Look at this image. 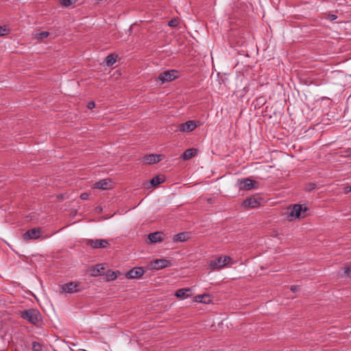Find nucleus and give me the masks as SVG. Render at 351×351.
Wrapping results in <instances>:
<instances>
[{"label":"nucleus","instance_id":"a878e982","mask_svg":"<svg viewBox=\"0 0 351 351\" xmlns=\"http://www.w3.org/2000/svg\"><path fill=\"white\" fill-rule=\"evenodd\" d=\"M49 33L48 32L43 31V32H40L38 34L37 37L41 40H43V39L47 38L49 36Z\"/></svg>","mask_w":351,"mask_h":351},{"label":"nucleus","instance_id":"dca6fc26","mask_svg":"<svg viewBox=\"0 0 351 351\" xmlns=\"http://www.w3.org/2000/svg\"><path fill=\"white\" fill-rule=\"evenodd\" d=\"M189 234L187 232H182L173 236V242H184L189 239Z\"/></svg>","mask_w":351,"mask_h":351},{"label":"nucleus","instance_id":"393cba45","mask_svg":"<svg viewBox=\"0 0 351 351\" xmlns=\"http://www.w3.org/2000/svg\"><path fill=\"white\" fill-rule=\"evenodd\" d=\"M10 33V29L5 25L0 26V36L7 35Z\"/></svg>","mask_w":351,"mask_h":351},{"label":"nucleus","instance_id":"c85d7f7f","mask_svg":"<svg viewBox=\"0 0 351 351\" xmlns=\"http://www.w3.org/2000/svg\"><path fill=\"white\" fill-rule=\"evenodd\" d=\"M203 298H204L203 295H196L195 298V302L202 303Z\"/></svg>","mask_w":351,"mask_h":351},{"label":"nucleus","instance_id":"20e7f679","mask_svg":"<svg viewBox=\"0 0 351 351\" xmlns=\"http://www.w3.org/2000/svg\"><path fill=\"white\" fill-rule=\"evenodd\" d=\"M85 244L95 249L106 248L110 246L109 242L106 239H86Z\"/></svg>","mask_w":351,"mask_h":351},{"label":"nucleus","instance_id":"412c9836","mask_svg":"<svg viewBox=\"0 0 351 351\" xmlns=\"http://www.w3.org/2000/svg\"><path fill=\"white\" fill-rule=\"evenodd\" d=\"M117 56H114V54H110L106 56L105 59V62L106 65L108 66H112L113 65L116 61H117Z\"/></svg>","mask_w":351,"mask_h":351},{"label":"nucleus","instance_id":"f704fd0d","mask_svg":"<svg viewBox=\"0 0 351 351\" xmlns=\"http://www.w3.org/2000/svg\"><path fill=\"white\" fill-rule=\"evenodd\" d=\"M299 287L297 286V285H292L291 287V290L293 291V292H295L297 291V290L298 289Z\"/></svg>","mask_w":351,"mask_h":351},{"label":"nucleus","instance_id":"2eb2a0df","mask_svg":"<svg viewBox=\"0 0 351 351\" xmlns=\"http://www.w3.org/2000/svg\"><path fill=\"white\" fill-rule=\"evenodd\" d=\"M78 287V285L75 282H69L64 284L62 286V289L65 293H75L79 291V289H77Z\"/></svg>","mask_w":351,"mask_h":351},{"label":"nucleus","instance_id":"aec40b11","mask_svg":"<svg viewBox=\"0 0 351 351\" xmlns=\"http://www.w3.org/2000/svg\"><path fill=\"white\" fill-rule=\"evenodd\" d=\"M104 269V267L101 265H97L96 266L92 267L90 269L91 276H97L101 275V271Z\"/></svg>","mask_w":351,"mask_h":351},{"label":"nucleus","instance_id":"4be33fe9","mask_svg":"<svg viewBox=\"0 0 351 351\" xmlns=\"http://www.w3.org/2000/svg\"><path fill=\"white\" fill-rule=\"evenodd\" d=\"M118 274H120V272L119 271H114L109 269L106 272V277L108 280H113L117 278Z\"/></svg>","mask_w":351,"mask_h":351},{"label":"nucleus","instance_id":"6e6552de","mask_svg":"<svg viewBox=\"0 0 351 351\" xmlns=\"http://www.w3.org/2000/svg\"><path fill=\"white\" fill-rule=\"evenodd\" d=\"M145 273V270L141 267H134L125 274V277L128 279H134L141 278Z\"/></svg>","mask_w":351,"mask_h":351},{"label":"nucleus","instance_id":"cd10ccee","mask_svg":"<svg viewBox=\"0 0 351 351\" xmlns=\"http://www.w3.org/2000/svg\"><path fill=\"white\" fill-rule=\"evenodd\" d=\"M344 274L346 276H351V265L344 268Z\"/></svg>","mask_w":351,"mask_h":351},{"label":"nucleus","instance_id":"0eeeda50","mask_svg":"<svg viewBox=\"0 0 351 351\" xmlns=\"http://www.w3.org/2000/svg\"><path fill=\"white\" fill-rule=\"evenodd\" d=\"M261 198L256 196H251L245 199L243 203L242 206L247 208H257L261 205Z\"/></svg>","mask_w":351,"mask_h":351},{"label":"nucleus","instance_id":"7ed1b4c3","mask_svg":"<svg viewBox=\"0 0 351 351\" xmlns=\"http://www.w3.org/2000/svg\"><path fill=\"white\" fill-rule=\"evenodd\" d=\"M308 210V208L306 206H303L300 204H295L293 208L291 209L289 215L291 217H294L298 219H302L306 217V212Z\"/></svg>","mask_w":351,"mask_h":351},{"label":"nucleus","instance_id":"e433bc0d","mask_svg":"<svg viewBox=\"0 0 351 351\" xmlns=\"http://www.w3.org/2000/svg\"><path fill=\"white\" fill-rule=\"evenodd\" d=\"M330 20H332H332H335V19H337V16H336V15H335V14H332V15H331V16H330Z\"/></svg>","mask_w":351,"mask_h":351},{"label":"nucleus","instance_id":"423d86ee","mask_svg":"<svg viewBox=\"0 0 351 351\" xmlns=\"http://www.w3.org/2000/svg\"><path fill=\"white\" fill-rule=\"evenodd\" d=\"M178 71L176 70H169L164 71L158 75V80L162 83L171 82L177 77Z\"/></svg>","mask_w":351,"mask_h":351},{"label":"nucleus","instance_id":"ddd939ff","mask_svg":"<svg viewBox=\"0 0 351 351\" xmlns=\"http://www.w3.org/2000/svg\"><path fill=\"white\" fill-rule=\"evenodd\" d=\"M94 188L107 190L112 188V182L110 179H103L94 184Z\"/></svg>","mask_w":351,"mask_h":351},{"label":"nucleus","instance_id":"72a5a7b5","mask_svg":"<svg viewBox=\"0 0 351 351\" xmlns=\"http://www.w3.org/2000/svg\"><path fill=\"white\" fill-rule=\"evenodd\" d=\"M308 186H309L308 190L311 191V190L315 189L317 186L314 183H311V184H309Z\"/></svg>","mask_w":351,"mask_h":351},{"label":"nucleus","instance_id":"a211bd4d","mask_svg":"<svg viewBox=\"0 0 351 351\" xmlns=\"http://www.w3.org/2000/svg\"><path fill=\"white\" fill-rule=\"evenodd\" d=\"M190 291H191L190 289H180L176 291L175 295L177 298H183V299L187 298L190 296V295L188 293V292H190Z\"/></svg>","mask_w":351,"mask_h":351},{"label":"nucleus","instance_id":"4468645a","mask_svg":"<svg viewBox=\"0 0 351 351\" xmlns=\"http://www.w3.org/2000/svg\"><path fill=\"white\" fill-rule=\"evenodd\" d=\"M163 233L162 232H155L148 234V239L150 243L161 242L163 240Z\"/></svg>","mask_w":351,"mask_h":351},{"label":"nucleus","instance_id":"c756f323","mask_svg":"<svg viewBox=\"0 0 351 351\" xmlns=\"http://www.w3.org/2000/svg\"><path fill=\"white\" fill-rule=\"evenodd\" d=\"M350 192H351V186H347L346 187L343 188V193L345 194H348Z\"/></svg>","mask_w":351,"mask_h":351},{"label":"nucleus","instance_id":"f03ea898","mask_svg":"<svg viewBox=\"0 0 351 351\" xmlns=\"http://www.w3.org/2000/svg\"><path fill=\"white\" fill-rule=\"evenodd\" d=\"M230 263H232V258L230 256H219L215 260L210 261L208 268L212 270H219Z\"/></svg>","mask_w":351,"mask_h":351},{"label":"nucleus","instance_id":"6ab92c4d","mask_svg":"<svg viewBox=\"0 0 351 351\" xmlns=\"http://www.w3.org/2000/svg\"><path fill=\"white\" fill-rule=\"evenodd\" d=\"M165 179L163 176H154L151 180H150V184L156 187L158 186L160 184H162L165 182Z\"/></svg>","mask_w":351,"mask_h":351},{"label":"nucleus","instance_id":"7c9ffc66","mask_svg":"<svg viewBox=\"0 0 351 351\" xmlns=\"http://www.w3.org/2000/svg\"><path fill=\"white\" fill-rule=\"evenodd\" d=\"M345 156H351V149H348L343 152V154Z\"/></svg>","mask_w":351,"mask_h":351},{"label":"nucleus","instance_id":"39448f33","mask_svg":"<svg viewBox=\"0 0 351 351\" xmlns=\"http://www.w3.org/2000/svg\"><path fill=\"white\" fill-rule=\"evenodd\" d=\"M256 184L257 182L256 181L252 180L250 178H243L237 180V185L239 190L248 191L252 189H254L256 188L255 184Z\"/></svg>","mask_w":351,"mask_h":351},{"label":"nucleus","instance_id":"f3484780","mask_svg":"<svg viewBox=\"0 0 351 351\" xmlns=\"http://www.w3.org/2000/svg\"><path fill=\"white\" fill-rule=\"evenodd\" d=\"M197 153V150L195 148L188 149L184 152L182 154L181 158L184 160H189L191 158L194 157Z\"/></svg>","mask_w":351,"mask_h":351},{"label":"nucleus","instance_id":"c9c22d12","mask_svg":"<svg viewBox=\"0 0 351 351\" xmlns=\"http://www.w3.org/2000/svg\"><path fill=\"white\" fill-rule=\"evenodd\" d=\"M169 26H171V27H174V26H176V25H175V21H173V20L170 21L169 22Z\"/></svg>","mask_w":351,"mask_h":351},{"label":"nucleus","instance_id":"1a4fd4ad","mask_svg":"<svg viewBox=\"0 0 351 351\" xmlns=\"http://www.w3.org/2000/svg\"><path fill=\"white\" fill-rule=\"evenodd\" d=\"M171 262L166 259H156L150 263V267L153 269H161L170 266Z\"/></svg>","mask_w":351,"mask_h":351},{"label":"nucleus","instance_id":"bb28decb","mask_svg":"<svg viewBox=\"0 0 351 351\" xmlns=\"http://www.w3.org/2000/svg\"><path fill=\"white\" fill-rule=\"evenodd\" d=\"M204 298L202 303L209 304L211 302V297L209 294H203Z\"/></svg>","mask_w":351,"mask_h":351},{"label":"nucleus","instance_id":"f8f14e48","mask_svg":"<svg viewBox=\"0 0 351 351\" xmlns=\"http://www.w3.org/2000/svg\"><path fill=\"white\" fill-rule=\"evenodd\" d=\"M40 228H35L27 230L23 235L24 239H36L40 237Z\"/></svg>","mask_w":351,"mask_h":351},{"label":"nucleus","instance_id":"473e14b6","mask_svg":"<svg viewBox=\"0 0 351 351\" xmlns=\"http://www.w3.org/2000/svg\"><path fill=\"white\" fill-rule=\"evenodd\" d=\"M88 196H89V195H88V193H82V194H81L80 197H81V199H88Z\"/></svg>","mask_w":351,"mask_h":351},{"label":"nucleus","instance_id":"f257e3e1","mask_svg":"<svg viewBox=\"0 0 351 351\" xmlns=\"http://www.w3.org/2000/svg\"><path fill=\"white\" fill-rule=\"evenodd\" d=\"M21 317L34 325H38L41 320L40 313L34 308H29L21 311Z\"/></svg>","mask_w":351,"mask_h":351},{"label":"nucleus","instance_id":"b1692460","mask_svg":"<svg viewBox=\"0 0 351 351\" xmlns=\"http://www.w3.org/2000/svg\"><path fill=\"white\" fill-rule=\"evenodd\" d=\"M42 345L37 342V341H33L32 342V350L33 351H42Z\"/></svg>","mask_w":351,"mask_h":351},{"label":"nucleus","instance_id":"2f4dec72","mask_svg":"<svg viewBox=\"0 0 351 351\" xmlns=\"http://www.w3.org/2000/svg\"><path fill=\"white\" fill-rule=\"evenodd\" d=\"M95 106V104L94 101H90L88 103L87 107L89 109H93Z\"/></svg>","mask_w":351,"mask_h":351},{"label":"nucleus","instance_id":"9d476101","mask_svg":"<svg viewBox=\"0 0 351 351\" xmlns=\"http://www.w3.org/2000/svg\"><path fill=\"white\" fill-rule=\"evenodd\" d=\"M163 156L161 154H148L143 158V162L147 165L155 164L162 160Z\"/></svg>","mask_w":351,"mask_h":351},{"label":"nucleus","instance_id":"9b49d317","mask_svg":"<svg viewBox=\"0 0 351 351\" xmlns=\"http://www.w3.org/2000/svg\"><path fill=\"white\" fill-rule=\"evenodd\" d=\"M197 127L195 121H188L184 123H181L178 126V130L182 132H189L194 130Z\"/></svg>","mask_w":351,"mask_h":351},{"label":"nucleus","instance_id":"5701e85b","mask_svg":"<svg viewBox=\"0 0 351 351\" xmlns=\"http://www.w3.org/2000/svg\"><path fill=\"white\" fill-rule=\"evenodd\" d=\"M77 1V0H60V5L62 7L67 8L76 3Z\"/></svg>","mask_w":351,"mask_h":351}]
</instances>
